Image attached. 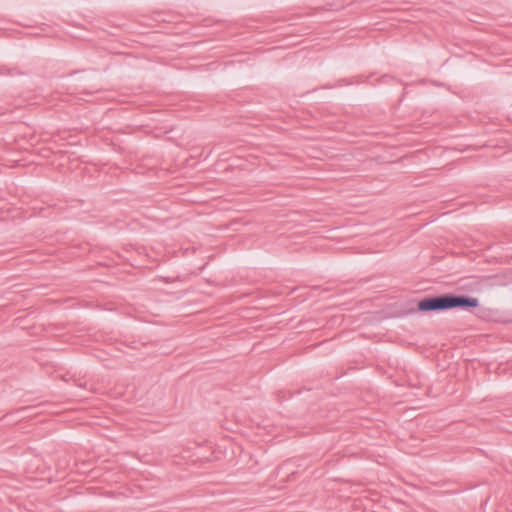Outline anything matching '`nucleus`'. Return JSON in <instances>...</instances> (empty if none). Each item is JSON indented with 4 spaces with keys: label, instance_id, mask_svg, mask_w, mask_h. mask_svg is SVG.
Listing matches in <instances>:
<instances>
[{
    "label": "nucleus",
    "instance_id": "obj_1",
    "mask_svg": "<svg viewBox=\"0 0 512 512\" xmlns=\"http://www.w3.org/2000/svg\"><path fill=\"white\" fill-rule=\"evenodd\" d=\"M479 300L466 294L445 293L427 296L417 302V308L411 311L443 312L452 309L472 311L479 307Z\"/></svg>",
    "mask_w": 512,
    "mask_h": 512
}]
</instances>
